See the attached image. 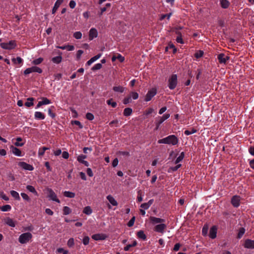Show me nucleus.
<instances>
[{
  "label": "nucleus",
  "mask_w": 254,
  "mask_h": 254,
  "mask_svg": "<svg viewBox=\"0 0 254 254\" xmlns=\"http://www.w3.org/2000/svg\"><path fill=\"white\" fill-rule=\"evenodd\" d=\"M64 196L69 198H73L75 196V193L69 191H65L64 192Z\"/></svg>",
  "instance_id": "2f4dec72"
},
{
  "label": "nucleus",
  "mask_w": 254,
  "mask_h": 254,
  "mask_svg": "<svg viewBox=\"0 0 254 254\" xmlns=\"http://www.w3.org/2000/svg\"><path fill=\"white\" fill-rule=\"evenodd\" d=\"M158 143L159 144H165L174 146L178 144L179 139L176 135L172 134L163 138L159 139Z\"/></svg>",
  "instance_id": "f257e3e1"
},
{
  "label": "nucleus",
  "mask_w": 254,
  "mask_h": 254,
  "mask_svg": "<svg viewBox=\"0 0 254 254\" xmlns=\"http://www.w3.org/2000/svg\"><path fill=\"white\" fill-rule=\"evenodd\" d=\"M178 83L177 74H172L168 80V87L170 89L173 90L176 88Z\"/></svg>",
  "instance_id": "7ed1b4c3"
},
{
  "label": "nucleus",
  "mask_w": 254,
  "mask_h": 254,
  "mask_svg": "<svg viewBox=\"0 0 254 254\" xmlns=\"http://www.w3.org/2000/svg\"><path fill=\"white\" fill-rule=\"evenodd\" d=\"M240 197L238 195H234L231 199V203L235 207H238L240 205Z\"/></svg>",
  "instance_id": "ddd939ff"
},
{
  "label": "nucleus",
  "mask_w": 254,
  "mask_h": 254,
  "mask_svg": "<svg viewBox=\"0 0 254 254\" xmlns=\"http://www.w3.org/2000/svg\"><path fill=\"white\" fill-rule=\"evenodd\" d=\"M32 72H37L39 73H41L42 72V69L38 66H33L31 67L26 68L24 71V74L25 75H27Z\"/></svg>",
  "instance_id": "423d86ee"
},
{
  "label": "nucleus",
  "mask_w": 254,
  "mask_h": 254,
  "mask_svg": "<svg viewBox=\"0 0 254 254\" xmlns=\"http://www.w3.org/2000/svg\"><path fill=\"white\" fill-rule=\"evenodd\" d=\"M131 96L133 99L136 100L138 98V94L136 92H132L130 93Z\"/></svg>",
  "instance_id": "774afa93"
},
{
  "label": "nucleus",
  "mask_w": 254,
  "mask_h": 254,
  "mask_svg": "<svg viewBox=\"0 0 254 254\" xmlns=\"http://www.w3.org/2000/svg\"><path fill=\"white\" fill-rule=\"evenodd\" d=\"M154 202V200L151 199L148 201V202L143 203L141 204L140 207L143 209L146 210L148 209L150 206Z\"/></svg>",
  "instance_id": "5701e85b"
},
{
  "label": "nucleus",
  "mask_w": 254,
  "mask_h": 254,
  "mask_svg": "<svg viewBox=\"0 0 254 254\" xmlns=\"http://www.w3.org/2000/svg\"><path fill=\"white\" fill-rule=\"evenodd\" d=\"M92 238L96 241L103 240L106 238V236L103 234H96L93 235Z\"/></svg>",
  "instance_id": "a211bd4d"
},
{
  "label": "nucleus",
  "mask_w": 254,
  "mask_h": 254,
  "mask_svg": "<svg viewBox=\"0 0 254 254\" xmlns=\"http://www.w3.org/2000/svg\"><path fill=\"white\" fill-rule=\"evenodd\" d=\"M166 228V225L162 223L155 226L154 230L157 232L163 233Z\"/></svg>",
  "instance_id": "9d476101"
},
{
  "label": "nucleus",
  "mask_w": 254,
  "mask_h": 254,
  "mask_svg": "<svg viewBox=\"0 0 254 254\" xmlns=\"http://www.w3.org/2000/svg\"><path fill=\"white\" fill-rule=\"evenodd\" d=\"M71 209L67 206H64L63 208V213L64 215H68L71 212Z\"/></svg>",
  "instance_id": "49530a36"
},
{
  "label": "nucleus",
  "mask_w": 254,
  "mask_h": 254,
  "mask_svg": "<svg viewBox=\"0 0 254 254\" xmlns=\"http://www.w3.org/2000/svg\"><path fill=\"white\" fill-rule=\"evenodd\" d=\"M217 59L220 64H225L229 60L230 58L224 54L221 53L218 55Z\"/></svg>",
  "instance_id": "6e6552de"
},
{
  "label": "nucleus",
  "mask_w": 254,
  "mask_h": 254,
  "mask_svg": "<svg viewBox=\"0 0 254 254\" xmlns=\"http://www.w3.org/2000/svg\"><path fill=\"white\" fill-rule=\"evenodd\" d=\"M131 101V97H127L124 98L123 100V103L124 104H127L129 103H130Z\"/></svg>",
  "instance_id": "69168bd1"
},
{
  "label": "nucleus",
  "mask_w": 254,
  "mask_h": 254,
  "mask_svg": "<svg viewBox=\"0 0 254 254\" xmlns=\"http://www.w3.org/2000/svg\"><path fill=\"white\" fill-rule=\"evenodd\" d=\"M137 235L139 238L143 240H145L146 239V235L142 231H138L137 232Z\"/></svg>",
  "instance_id": "c9c22d12"
},
{
  "label": "nucleus",
  "mask_w": 254,
  "mask_h": 254,
  "mask_svg": "<svg viewBox=\"0 0 254 254\" xmlns=\"http://www.w3.org/2000/svg\"><path fill=\"white\" fill-rule=\"evenodd\" d=\"M1 48L5 50H12L16 46L15 41L11 40L7 43H1L0 45Z\"/></svg>",
  "instance_id": "20e7f679"
},
{
  "label": "nucleus",
  "mask_w": 254,
  "mask_h": 254,
  "mask_svg": "<svg viewBox=\"0 0 254 254\" xmlns=\"http://www.w3.org/2000/svg\"><path fill=\"white\" fill-rule=\"evenodd\" d=\"M74 244V239L73 238H70L67 241V245L69 247H72Z\"/></svg>",
  "instance_id": "864d4df0"
},
{
  "label": "nucleus",
  "mask_w": 254,
  "mask_h": 254,
  "mask_svg": "<svg viewBox=\"0 0 254 254\" xmlns=\"http://www.w3.org/2000/svg\"><path fill=\"white\" fill-rule=\"evenodd\" d=\"M21 195L24 200H27L28 201H29L30 200L29 197L27 194L25 193H21Z\"/></svg>",
  "instance_id": "680f3d73"
},
{
  "label": "nucleus",
  "mask_w": 254,
  "mask_h": 254,
  "mask_svg": "<svg viewBox=\"0 0 254 254\" xmlns=\"http://www.w3.org/2000/svg\"><path fill=\"white\" fill-rule=\"evenodd\" d=\"M203 52L202 51H199L195 53L194 56L196 58H199L203 56Z\"/></svg>",
  "instance_id": "6e6d98bb"
},
{
  "label": "nucleus",
  "mask_w": 254,
  "mask_h": 254,
  "mask_svg": "<svg viewBox=\"0 0 254 254\" xmlns=\"http://www.w3.org/2000/svg\"><path fill=\"white\" fill-rule=\"evenodd\" d=\"M157 93V90L156 89L153 88L149 90L148 92L147 93L144 100L146 102H148L150 101L152 98Z\"/></svg>",
  "instance_id": "0eeeda50"
},
{
  "label": "nucleus",
  "mask_w": 254,
  "mask_h": 254,
  "mask_svg": "<svg viewBox=\"0 0 254 254\" xmlns=\"http://www.w3.org/2000/svg\"><path fill=\"white\" fill-rule=\"evenodd\" d=\"M58 54H59V56L54 57L52 59V61L54 63L57 64H60V63L62 62V57L61 56L62 53L61 52H59Z\"/></svg>",
  "instance_id": "412c9836"
},
{
  "label": "nucleus",
  "mask_w": 254,
  "mask_h": 254,
  "mask_svg": "<svg viewBox=\"0 0 254 254\" xmlns=\"http://www.w3.org/2000/svg\"><path fill=\"white\" fill-rule=\"evenodd\" d=\"M135 217L134 216H133L129 221V222H128L127 223V226L128 227H131L133 225L134 223V222H135Z\"/></svg>",
  "instance_id": "5fc2aeb1"
},
{
  "label": "nucleus",
  "mask_w": 254,
  "mask_h": 254,
  "mask_svg": "<svg viewBox=\"0 0 254 254\" xmlns=\"http://www.w3.org/2000/svg\"><path fill=\"white\" fill-rule=\"evenodd\" d=\"M11 207L10 205L6 204L5 205H3L0 207V210L2 211H8L10 210Z\"/></svg>",
  "instance_id": "a19ab883"
},
{
  "label": "nucleus",
  "mask_w": 254,
  "mask_h": 254,
  "mask_svg": "<svg viewBox=\"0 0 254 254\" xmlns=\"http://www.w3.org/2000/svg\"><path fill=\"white\" fill-rule=\"evenodd\" d=\"M34 117L37 120H44L45 118V116L43 113L37 111L35 112Z\"/></svg>",
  "instance_id": "bb28decb"
},
{
  "label": "nucleus",
  "mask_w": 254,
  "mask_h": 254,
  "mask_svg": "<svg viewBox=\"0 0 254 254\" xmlns=\"http://www.w3.org/2000/svg\"><path fill=\"white\" fill-rule=\"evenodd\" d=\"M170 116L169 114H165L163 115V116L160 117L159 120L156 123V127L155 129L157 130L160 125L162 124L166 120L168 119Z\"/></svg>",
  "instance_id": "1a4fd4ad"
},
{
  "label": "nucleus",
  "mask_w": 254,
  "mask_h": 254,
  "mask_svg": "<svg viewBox=\"0 0 254 254\" xmlns=\"http://www.w3.org/2000/svg\"><path fill=\"white\" fill-rule=\"evenodd\" d=\"M12 61L14 64H20L23 62V60L20 57H17L16 58H13Z\"/></svg>",
  "instance_id": "58836bf2"
},
{
  "label": "nucleus",
  "mask_w": 254,
  "mask_h": 254,
  "mask_svg": "<svg viewBox=\"0 0 254 254\" xmlns=\"http://www.w3.org/2000/svg\"><path fill=\"white\" fill-rule=\"evenodd\" d=\"M221 6L223 8H227L229 7L230 3L227 0H220Z\"/></svg>",
  "instance_id": "cd10ccee"
},
{
  "label": "nucleus",
  "mask_w": 254,
  "mask_h": 254,
  "mask_svg": "<svg viewBox=\"0 0 254 254\" xmlns=\"http://www.w3.org/2000/svg\"><path fill=\"white\" fill-rule=\"evenodd\" d=\"M102 54H99L91 58L89 61H87L86 64L88 66L90 65L93 63L95 62L96 60L99 59L101 57Z\"/></svg>",
  "instance_id": "4be33fe9"
},
{
  "label": "nucleus",
  "mask_w": 254,
  "mask_h": 254,
  "mask_svg": "<svg viewBox=\"0 0 254 254\" xmlns=\"http://www.w3.org/2000/svg\"><path fill=\"white\" fill-rule=\"evenodd\" d=\"M26 189L30 192L33 193L34 194H35L36 195H38V193L37 192V191L35 189V188L32 186H30V185H28L27 187H26Z\"/></svg>",
  "instance_id": "72a5a7b5"
},
{
  "label": "nucleus",
  "mask_w": 254,
  "mask_h": 254,
  "mask_svg": "<svg viewBox=\"0 0 254 254\" xmlns=\"http://www.w3.org/2000/svg\"><path fill=\"white\" fill-rule=\"evenodd\" d=\"M181 160H176L175 164L176 165V166L175 167H170L168 170V172L169 173H172L173 172L177 171L181 166V164H179V162H180Z\"/></svg>",
  "instance_id": "dca6fc26"
},
{
  "label": "nucleus",
  "mask_w": 254,
  "mask_h": 254,
  "mask_svg": "<svg viewBox=\"0 0 254 254\" xmlns=\"http://www.w3.org/2000/svg\"><path fill=\"white\" fill-rule=\"evenodd\" d=\"M208 230V227L207 225H205L202 228V234L203 236H206Z\"/></svg>",
  "instance_id": "8fccbe9b"
},
{
  "label": "nucleus",
  "mask_w": 254,
  "mask_h": 254,
  "mask_svg": "<svg viewBox=\"0 0 254 254\" xmlns=\"http://www.w3.org/2000/svg\"><path fill=\"white\" fill-rule=\"evenodd\" d=\"M217 230V227L215 226H213L210 228L209 235L211 239H214L216 237Z\"/></svg>",
  "instance_id": "aec40b11"
},
{
  "label": "nucleus",
  "mask_w": 254,
  "mask_h": 254,
  "mask_svg": "<svg viewBox=\"0 0 254 254\" xmlns=\"http://www.w3.org/2000/svg\"><path fill=\"white\" fill-rule=\"evenodd\" d=\"M132 113V110L130 108H126L124 109L123 114L125 116H130Z\"/></svg>",
  "instance_id": "c85d7f7f"
},
{
  "label": "nucleus",
  "mask_w": 254,
  "mask_h": 254,
  "mask_svg": "<svg viewBox=\"0 0 254 254\" xmlns=\"http://www.w3.org/2000/svg\"><path fill=\"white\" fill-rule=\"evenodd\" d=\"M10 150L13 154L15 155L16 156H21V151L20 150L13 145H11L10 146Z\"/></svg>",
  "instance_id": "f3484780"
},
{
  "label": "nucleus",
  "mask_w": 254,
  "mask_h": 254,
  "mask_svg": "<svg viewBox=\"0 0 254 254\" xmlns=\"http://www.w3.org/2000/svg\"><path fill=\"white\" fill-rule=\"evenodd\" d=\"M107 199L109 202L113 206H117L118 203L116 199L111 195H108L107 196Z\"/></svg>",
  "instance_id": "a878e982"
},
{
  "label": "nucleus",
  "mask_w": 254,
  "mask_h": 254,
  "mask_svg": "<svg viewBox=\"0 0 254 254\" xmlns=\"http://www.w3.org/2000/svg\"><path fill=\"white\" fill-rule=\"evenodd\" d=\"M197 131L196 129L194 128H191L190 130H186L184 131L185 134L186 135H189L191 134L194 133Z\"/></svg>",
  "instance_id": "f704fd0d"
},
{
  "label": "nucleus",
  "mask_w": 254,
  "mask_h": 254,
  "mask_svg": "<svg viewBox=\"0 0 254 254\" xmlns=\"http://www.w3.org/2000/svg\"><path fill=\"white\" fill-rule=\"evenodd\" d=\"M43 61V59L42 58H39L37 59L33 60L32 62V63L33 64L38 65V64H40Z\"/></svg>",
  "instance_id": "37998d69"
},
{
  "label": "nucleus",
  "mask_w": 254,
  "mask_h": 254,
  "mask_svg": "<svg viewBox=\"0 0 254 254\" xmlns=\"http://www.w3.org/2000/svg\"><path fill=\"white\" fill-rule=\"evenodd\" d=\"M42 105H48L51 103V101L46 97L42 98V101H41Z\"/></svg>",
  "instance_id": "ea45409f"
},
{
  "label": "nucleus",
  "mask_w": 254,
  "mask_h": 254,
  "mask_svg": "<svg viewBox=\"0 0 254 254\" xmlns=\"http://www.w3.org/2000/svg\"><path fill=\"white\" fill-rule=\"evenodd\" d=\"M83 212L86 215H90L92 212V210L90 206H87L84 207Z\"/></svg>",
  "instance_id": "7c9ffc66"
},
{
  "label": "nucleus",
  "mask_w": 254,
  "mask_h": 254,
  "mask_svg": "<svg viewBox=\"0 0 254 254\" xmlns=\"http://www.w3.org/2000/svg\"><path fill=\"white\" fill-rule=\"evenodd\" d=\"M97 36V30L95 28H91L89 32V39L90 40H92L94 38H96Z\"/></svg>",
  "instance_id": "4468645a"
},
{
  "label": "nucleus",
  "mask_w": 254,
  "mask_h": 254,
  "mask_svg": "<svg viewBox=\"0 0 254 254\" xmlns=\"http://www.w3.org/2000/svg\"><path fill=\"white\" fill-rule=\"evenodd\" d=\"M107 104L108 105L111 106L113 108H115L117 105V103L116 102L114 101V100L112 98H111L109 100H108L107 101Z\"/></svg>",
  "instance_id": "473e14b6"
},
{
  "label": "nucleus",
  "mask_w": 254,
  "mask_h": 254,
  "mask_svg": "<svg viewBox=\"0 0 254 254\" xmlns=\"http://www.w3.org/2000/svg\"><path fill=\"white\" fill-rule=\"evenodd\" d=\"M46 190L48 193V197L50 199L59 203H60V200L57 198L56 194L53 190L50 188H47Z\"/></svg>",
  "instance_id": "39448f33"
},
{
  "label": "nucleus",
  "mask_w": 254,
  "mask_h": 254,
  "mask_svg": "<svg viewBox=\"0 0 254 254\" xmlns=\"http://www.w3.org/2000/svg\"><path fill=\"white\" fill-rule=\"evenodd\" d=\"M102 67V65L101 64L98 63L95 64L91 68V69L93 71L101 69Z\"/></svg>",
  "instance_id": "a18cd8bd"
},
{
  "label": "nucleus",
  "mask_w": 254,
  "mask_h": 254,
  "mask_svg": "<svg viewBox=\"0 0 254 254\" xmlns=\"http://www.w3.org/2000/svg\"><path fill=\"white\" fill-rule=\"evenodd\" d=\"M149 219L152 224H159L165 222V220L163 219L155 217L154 216L150 217Z\"/></svg>",
  "instance_id": "2eb2a0df"
},
{
  "label": "nucleus",
  "mask_w": 254,
  "mask_h": 254,
  "mask_svg": "<svg viewBox=\"0 0 254 254\" xmlns=\"http://www.w3.org/2000/svg\"><path fill=\"white\" fill-rule=\"evenodd\" d=\"M10 194L13 197L17 200L20 199V196L19 193L15 190H11Z\"/></svg>",
  "instance_id": "e433bc0d"
},
{
  "label": "nucleus",
  "mask_w": 254,
  "mask_h": 254,
  "mask_svg": "<svg viewBox=\"0 0 254 254\" xmlns=\"http://www.w3.org/2000/svg\"><path fill=\"white\" fill-rule=\"evenodd\" d=\"M52 108H54V107L52 106L50 108H49L48 109V114L52 118H54L55 117V113H53L52 109H51Z\"/></svg>",
  "instance_id": "13d9d810"
},
{
  "label": "nucleus",
  "mask_w": 254,
  "mask_h": 254,
  "mask_svg": "<svg viewBox=\"0 0 254 254\" xmlns=\"http://www.w3.org/2000/svg\"><path fill=\"white\" fill-rule=\"evenodd\" d=\"M170 156L172 158H176V159H184L185 157L184 152H182L180 153H179L177 150L173 151L171 153Z\"/></svg>",
  "instance_id": "f8f14e48"
},
{
  "label": "nucleus",
  "mask_w": 254,
  "mask_h": 254,
  "mask_svg": "<svg viewBox=\"0 0 254 254\" xmlns=\"http://www.w3.org/2000/svg\"><path fill=\"white\" fill-rule=\"evenodd\" d=\"M83 53V51L82 50H79L77 51L76 53V59L77 60H80L82 54Z\"/></svg>",
  "instance_id": "bf43d9fd"
},
{
  "label": "nucleus",
  "mask_w": 254,
  "mask_h": 254,
  "mask_svg": "<svg viewBox=\"0 0 254 254\" xmlns=\"http://www.w3.org/2000/svg\"><path fill=\"white\" fill-rule=\"evenodd\" d=\"M18 165L25 170L32 171L34 169L33 167L24 162H20L18 163Z\"/></svg>",
  "instance_id": "9b49d317"
},
{
  "label": "nucleus",
  "mask_w": 254,
  "mask_h": 254,
  "mask_svg": "<svg viewBox=\"0 0 254 254\" xmlns=\"http://www.w3.org/2000/svg\"><path fill=\"white\" fill-rule=\"evenodd\" d=\"M244 247L248 249H254V241L247 239L245 241Z\"/></svg>",
  "instance_id": "6ab92c4d"
},
{
  "label": "nucleus",
  "mask_w": 254,
  "mask_h": 254,
  "mask_svg": "<svg viewBox=\"0 0 254 254\" xmlns=\"http://www.w3.org/2000/svg\"><path fill=\"white\" fill-rule=\"evenodd\" d=\"M83 243L84 245H87L89 244V237L88 236H85L83 239Z\"/></svg>",
  "instance_id": "052dcab7"
},
{
  "label": "nucleus",
  "mask_w": 254,
  "mask_h": 254,
  "mask_svg": "<svg viewBox=\"0 0 254 254\" xmlns=\"http://www.w3.org/2000/svg\"><path fill=\"white\" fill-rule=\"evenodd\" d=\"M72 124L78 126L80 128H82L83 127V126L82 125L81 123L78 121H72Z\"/></svg>",
  "instance_id": "0e129e2a"
},
{
  "label": "nucleus",
  "mask_w": 254,
  "mask_h": 254,
  "mask_svg": "<svg viewBox=\"0 0 254 254\" xmlns=\"http://www.w3.org/2000/svg\"><path fill=\"white\" fill-rule=\"evenodd\" d=\"M86 118L88 120L92 121L94 119V115L92 113H87L86 115Z\"/></svg>",
  "instance_id": "603ef678"
},
{
  "label": "nucleus",
  "mask_w": 254,
  "mask_h": 254,
  "mask_svg": "<svg viewBox=\"0 0 254 254\" xmlns=\"http://www.w3.org/2000/svg\"><path fill=\"white\" fill-rule=\"evenodd\" d=\"M48 149V148L46 147H43L42 148H39L38 151V154L39 157H41L44 154L45 151Z\"/></svg>",
  "instance_id": "79ce46f5"
},
{
  "label": "nucleus",
  "mask_w": 254,
  "mask_h": 254,
  "mask_svg": "<svg viewBox=\"0 0 254 254\" xmlns=\"http://www.w3.org/2000/svg\"><path fill=\"white\" fill-rule=\"evenodd\" d=\"M245 232V229L244 228H241L239 230L238 234V238H241L243 235L244 234Z\"/></svg>",
  "instance_id": "09e8293b"
},
{
  "label": "nucleus",
  "mask_w": 254,
  "mask_h": 254,
  "mask_svg": "<svg viewBox=\"0 0 254 254\" xmlns=\"http://www.w3.org/2000/svg\"><path fill=\"white\" fill-rule=\"evenodd\" d=\"M4 221L5 224H6L7 225L10 227H14L15 226V222L10 218H6L5 219H4Z\"/></svg>",
  "instance_id": "393cba45"
},
{
  "label": "nucleus",
  "mask_w": 254,
  "mask_h": 254,
  "mask_svg": "<svg viewBox=\"0 0 254 254\" xmlns=\"http://www.w3.org/2000/svg\"><path fill=\"white\" fill-rule=\"evenodd\" d=\"M73 37L76 39H80L82 37V33L80 31L75 32L73 33Z\"/></svg>",
  "instance_id": "de8ad7c7"
},
{
  "label": "nucleus",
  "mask_w": 254,
  "mask_h": 254,
  "mask_svg": "<svg viewBox=\"0 0 254 254\" xmlns=\"http://www.w3.org/2000/svg\"><path fill=\"white\" fill-rule=\"evenodd\" d=\"M63 0H57L52 9V14H55L60 5L63 3Z\"/></svg>",
  "instance_id": "b1692460"
},
{
  "label": "nucleus",
  "mask_w": 254,
  "mask_h": 254,
  "mask_svg": "<svg viewBox=\"0 0 254 254\" xmlns=\"http://www.w3.org/2000/svg\"><path fill=\"white\" fill-rule=\"evenodd\" d=\"M116 92L123 93L124 91V87L121 86H114L113 88Z\"/></svg>",
  "instance_id": "c756f323"
},
{
  "label": "nucleus",
  "mask_w": 254,
  "mask_h": 254,
  "mask_svg": "<svg viewBox=\"0 0 254 254\" xmlns=\"http://www.w3.org/2000/svg\"><path fill=\"white\" fill-rule=\"evenodd\" d=\"M154 112V110L152 108H148L147 110L145 111L144 114L146 115H148L151 114L153 112Z\"/></svg>",
  "instance_id": "e2e57ef3"
},
{
  "label": "nucleus",
  "mask_w": 254,
  "mask_h": 254,
  "mask_svg": "<svg viewBox=\"0 0 254 254\" xmlns=\"http://www.w3.org/2000/svg\"><path fill=\"white\" fill-rule=\"evenodd\" d=\"M117 60H118L121 63L125 61V58L120 54H118V55H117Z\"/></svg>",
  "instance_id": "338daca9"
},
{
  "label": "nucleus",
  "mask_w": 254,
  "mask_h": 254,
  "mask_svg": "<svg viewBox=\"0 0 254 254\" xmlns=\"http://www.w3.org/2000/svg\"><path fill=\"white\" fill-rule=\"evenodd\" d=\"M32 238V235L29 232H26L20 235L18 238V241L21 244L28 243Z\"/></svg>",
  "instance_id": "f03ea898"
},
{
  "label": "nucleus",
  "mask_w": 254,
  "mask_h": 254,
  "mask_svg": "<svg viewBox=\"0 0 254 254\" xmlns=\"http://www.w3.org/2000/svg\"><path fill=\"white\" fill-rule=\"evenodd\" d=\"M28 101L25 102V105L27 107H30L33 105V100L34 99L33 98H29L27 99Z\"/></svg>",
  "instance_id": "4c0bfd02"
},
{
  "label": "nucleus",
  "mask_w": 254,
  "mask_h": 254,
  "mask_svg": "<svg viewBox=\"0 0 254 254\" xmlns=\"http://www.w3.org/2000/svg\"><path fill=\"white\" fill-rule=\"evenodd\" d=\"M22 141V138L21 137H17L16 138V142H15L14 143V145L16 146H22L24 143L23 142H21V143L19 142L20 141Z\"/></svg>",
  "instance_id": "c03bdc74"
},
{
  "label": "nucleus",
  "mask_w": 254,
  "mask_h": 254,
  "mask_svg": "<svg viewBox=\"0 0 254 254\" xmlns=\"http://www.w3.org/2000/svg\"><path fill=\"white\" fill-rule=\"evenodd\" d=\"M57 253L59 254L63 253V254H67L68 253V251L64 250L63 248H59L57 250Z\"/></svg>",
  "instance_id": "3c124183"
},
{
  "label": "nucleus",
  "mask_w": 254,
  "mask_h": 254,
  "mask_svg": "<svg viewBox=\"0 0 254 254\" xmlns=\"http://www.w3.org/2000/svg\"><path fill=\"white\" fill-rule=\"evenodd\" d=\"M0 197H1L4 200L7 201L9 200V198L7 196L3 191L0 192Z\"/></svg>",
  "instance_id": "4d7b16f0"
}]
</instances>
